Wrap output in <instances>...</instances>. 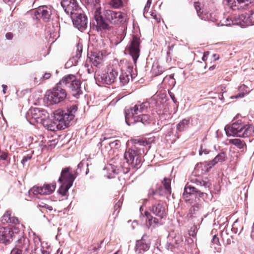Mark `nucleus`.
<instances>
[{"instance_id":"obj_3","label":"nucleus","mask_w":254,"mask_h":254,"mask_svg":"<svg viewBox=\"0 0 254 254\" xmlns=\"http://www.w3.org/2000/svg\"><path fill=\"white\" fill-rule=\"evenodd\" d=\"M225 130L227 135L247 137L254 134V127L253 125L245 124L241 120L234 122L231 125H227Z\"/></svg>"},{"instance_id":"obj_62","label":"nucleus","mask_w":254,"mask_h":254,"mask_svg":"<svg viewBox=\"0 0 254 254\" xmlns=\"http://www.w3.org/2000/svg\"><path fill=\"white\" fill-rule=\"evenodd\" d=\"M209 52H206L204 53L203 56V57L202 58V60L203 61H205L207 59V56L209 55Z\"/></svg>"},{"instance_id":"obj_38","label":"nucleus","mask_w":254,"mask_h":254,"mask_svg":"<svg viewBox=\"0 0 254 254\" xmlns=\"http://www.w3.org/2000/svg\"><path fill=\"white\" fill-rule=\"evenodd\" d=\"M33 243L35 245L34 251L36 252V251L41 247V243L40 238L38 236H34L33 238Z\"/></svg>"},{"instance_id":"obj_48","label":"nucleus","mask_w":254,"mask_h":254,"mask_svg":"<svg viewBox=\"0 0 254 254\" xmlns=\"http://www.w3.org/2000/svg\"><path fill=\"white\" fill-rule=\"evenodd\" d=\"M248 15L250 21L247 22V23H248V24H250L251 25H254V11L250 14L248 13Z\"/></svg>"},{"instance_id":"obj_49","label":"nucleus","mask_w":254,"mask_h":254,"mask_svg":"<svg viewBox=\"0 0 254 254\" xmlns=\"http://www.w3.org/2000/svg\"><path fill=\"white\" fill-rule=\"evenodd\" d=\"M248 87L245 85L243 84L239 86V91L241 92H243L245 95L249 93V91H247Z\"/></svg>"},{"instance_id":"obj_43","label":"nucleus","mask_w":254,"mask_h":254,"mask_svg":"<svg viewBox=\"0 0 254 254\" xmlns=\"http://www.w3.org/2000/svg\"><path fill=\"white\" fill-rule=\"evenodd\" d=\"M107 143L110 146L111 148H118L120 146V141L119 140L110 141Z\"/></svg>"},{"instance_id":"obj_40","label":"nucleus","mask_w":254,"mask_h":254,"mask_svg":"<svg viewBox=\"0 0 254 254\" xmlns=\"http://www.w3.org/2000/svg\"><path fill=\"white\" fill-rule=\"evenodd\" d=\"M164 128L167 130L166 136H171L174 133V127L173 125H167Z\"/></svg>"},{"instance_id":"obj_13","label":"nucleus","mask_w":254,"mask_h":254,"mask_svg":"<svg viewBox=\"0 0 254 254\" xmlns=\"http://www.w3.org/2000/svg\"><path fill=\"white\" fill-rule=\"evenodd\" d=\"M76 176V172L70 167H66L62 170L58 181L72 186Z\"/></svg>"},{"instance_id":"obj_51","label":"nucleus","mask_w":254,"mask_h":254,"mask_svg":"<svg viewBox=\"0 0 254 254\" xmlns=\"http://www.w3.org/2000/svg\"><path fill=\"white\" fill-rule=\"evenodd\" d=\"M209 152V151L207 149L203 148V146L201 145L199 150V154L200 155H201L202 153H204V154H208Z\"/></svg>"},{"instance_id":"obj_32","label":"nucleus","mask_w":254,"mask_h":254,"mask_svg":"<svg viewBox=\"0 0 254 254\" xmlns=\"http://www.w3.org/2000/svg\"><path fill=\"white\" fill-rule=\"evenodd\" d=\"M61 183V186L58 190V192L63 196L66 195L67 192L68 190L70 188L71 186H69V185H67L65 183L60 182Z\"/></svg>"},{"instance_id":"obj_52","label":"nucleus","mask_w":254,"mask_h":254,"mask_svg":"<svg viewBox=\"0 0 254 254\" xmlns=\"http://www.w3.org/2000/svg\"><path fill=\"white\" fill-rule=\"evenodd\" d=\"M246 95L244 94V93L243 92H240V93L237 94L236 95L231 96V98L232 99L242 98L244 97Z\"/></svg>"},{"instance_id":"obj_28","label":"nucleus","mask_w":254,"mask_h":254,"mask_svg":"<svg viewBox=\"0 0 254 254\" xmlns=\"http://www.w3.org/2000/svg\"><path fill=\"white\" fill-rule=\"evenodd\" d=\"M149 245L144 242L143 240L137 241L135 246V253L141 254L142 252L148 250Z\"/></svg>"},{"instance_id":"obj_15","label":"nucleus","mask_w":254,"mask_h":254,"mask_svg":"<svg viewBox=\"0 0 254 254\" xmlns=\"http://www.w3.org/2000/svg\"><path fill=\"white\" fill-rule=\"evenodd\" d=\"M139 46L140 39L133 36L128 45V49L129 54L131 56L134 64H136L140 55Z\"/></svg>"},{"instance_id":"obj_45","label":"nucleus","mask_w":254,"mask_h":254,"mask_svg":"<svg viewBox=\"0 0 254 254\" xmlns=\"http://www.w3.org/2000/svg\"><path fill=\"white\" fill-rule=\"evenodd\" d=\"M235 22L236 18L234 20L228 18L225 20L224 23L223 24V25H225L226 26H229L231 25H237V23H235Z\"/></svg>"},{"instance_id":"obj_31","label":"nucleus","mask_w":254,"mask_h":254,"mask_svg":"<svg viewBox=\"0 0 254 254\" xmlns=\"http://www.w3.org/2000/svg\"><path fill=\"white\" fill-rule=\"evenodd\" d=\"M230 143L235 145L240 149L246 148V144L245 142L243 140L239 138L231 139L230 140Z\"/></svg>"},{"instance_id":"obj_26","label":"nucleus","mask_w":254,"mask_h":254,"mask_svg":"<svg viewBox=\"0 0 254 254\" xmlns=\"http://www.w3.org/2000/svg\"><path fill=\"white\" fill-rule=\"evenodd\" d=\"M190 121L189 119H183L176 126V133L174 135L177 138L179 137L177 135L179 132H182L187 129L190 125Z\"/></svg>"},{"instance_id":"obj_17","label":"nucleus","mask_w":254,"mask_h":254,"mask_svg":"<svg viewBox=\"0 0 254 254\" xmlns=\"http://www.w3.org/2000/svg\"><path fill=\"white\" fill-rule=\"evenodd\" d=\"M16 233V228L2 227L0 226V243L7 244L15 237L14 234Z\"/></svg>"},{"instance_id":"obj_53","label":"nucleus","mask_w":254,"mask_h":254,"mask_svg":"<svg viewBox=\"0 0 254 254\" xmlns=\"http://www.w3.org/2000/svg\"><path fill=\"white\" fill-rule=\"evenodd\" d=\"M35 75V76L34 78V81L35 84H38L41 81H42V80H39L41 76H40L39 73H36Z\"/></svg>"},{"instance_id":"obj_24","label":"nucleus","mask_w":254,"mask_h":254,"mask_svg":"<svg viewBox=\"0 0 254 254\" xmlns=\"http://www.w3.org/2000/svg\"><path fill=\"white\" fill-rule=\"evenodd\" d=\"M89 59L93 65L97 67L102 63L103 56L99 53L93 52L89 57Z\"/></svg>"},{"instance_id":"obj_33","label":"nucleus","mask_w":254,"mask_h":254,"mask_svg":"<svg viewBox=\"0 0 254 254\" xmlns=\"http://www.w3.org/2000/svg\"><path fill=\"white\" fill-rule=\"evenodd\" d=\"M183 243V240L182 238L178 236L175 237L174 240H173L172 242L170 243V244L173 248H175L179 247L180 246H182Z\"/></svg>"},{"instance_id":"obj_30","label":"nucleus","mask_w":254,"mask_h":254,"mask_svg":"<svg viewBox=\"0 0 254 254\" xmlns=\"http://www.w3.org/2000/svg\"><path fill=\"white\" fill-rule=\"evenodd\" d=\"M165 71V68L159 65L157 63L153 64L151 71L154 76H157L162 74Z\"/></svg>"},{"instance_id":"obj_64","label":"nucleus","mask_w":254,"mask_h":254,"mask_svg":"<svg viewBox=\"0 0 254 254\" xmlns=\"http://www.w3.org/2000/svg\"><path fill=\"white\" fill-rule=\"evenodd\" d=\"M84 165V162L83 161H81V162H80V163L78 164V166H77L78 168H80V169H81L82 167H83Z\"/></svg>"},{"instance_id":"obj_55","label":"nucleus","mask_w":254,"mask_h":254,"mask_svg":"<svg viewBox=\"0 0 254 254\" xmlns=\"http://www.w3.org/2000/svg\"><path fill=\"white\" fill-rule=\"evenodd\" d=\"M9 223H12V224H18L19 222H18V218L17 217H14V216L12 217L11 216L10 219V221H9Z\"/></svg>"},{"instance_id":"obj_25","label":"nucleus","mask_w":254,"mask_h":254,"mask_svg":"<svg viewBox=\"0 0 254 254\" xmlns=\"http://www.w3.org/2000/svg\"><path fill=\"white\" fill-rule=\"evenodd\" d=\"M144 214L146 217V221H147L146 225L148 227H150L151 226L154 227L156 225L161 224V223L159 221V219L153 217L149 212L145 211Z\"/></svg>"},{"instance_id":"obj_44","label":"nucleus","mask_w":254,"mask_h":254,"mask_svg":"<svg viewBox=\"0 0 254 254\" xmlns=\"http://www.w3.org/2000/svg\"><path fill=\"white\" fill-rule=\"evenodd\" d=\"M194 7L197 11L198 15L201 18L205 19V18L204 17L201 16V14L202 12L201 11V8L200 6V3L199 2H195L194 3Z\"/></svg>"},{"instance_id":"obj_21","label":"nucleus","mask_w":254,"mask_h":254,"mask_svg":"<svg viewBox=\"0 0 254 254\" xmlns=\"http://www.w3.org/2000/svg\"><path fill=\"white\" fill-rule=\"evenodd\" d=\"M149 107L148 102H143L140 104H136L133 107L125 110V117L128 113H132L134 115H138L140 113L145 112Z\"/></svg>"},{"instance_id":"obj_60","label":"nucleus","mask_w":254,"mask_h":254,"mask_svg":"<svg viewBox=\"0 0 254 254\" xmlns=\"http://www.w3.org/2000/svg\"><path fill=\"white\" fill-rule=\"evenodd\" d=\"M158 194L157 191H154L153 190H149L148 195L149 196H151V195H154Z\"/></svg>"},{"instance_id":"obj_36","label":"nucleus","mask_w":254,"mask_h":254,"mask_svg":"<svg viewBox=\"0 0 254 254\" xmlns=\"http://www.w3.org/2000/svg\"><path fill=\"white\" fill-rule=\"evenodd\" d=\"M211 243L212 244V245H216L217 246V247L216 246H214V248L217 252H219V250L220 249V242H219V238L217 237V236L216 235H214L213 236V239L211 240Z\"/></svg>"},{"instance_id":"obj_39","label":"nucleus","mask_w":254,"mask_h":254,"mask_svg":"<svg viewBox=\"0 0 254 254\" xmlns=\"http://www.w3.org/2000/svg\"><path fill=\"white\" fill-rule=\"evenodd\" d=\"M78 59L73 56L71 58H70L69 61L66 63L65 65L66 66H75L78 63Z\"/></svg>"},{"instance_id":"obj_12","label":"nucleus","mask_w":254,"mask_h":254,"mask_svg":"<svg viewBox=\"0 0 254 254\" xmlns=\"http://www.w3.org/2000/svg\"><path fill=\"white\" fill-rule=\"evenodd\" d=\"M33 14L36 19H42L44 21L48 22L52 14V8L47 5L40 6L33 11Z\"/></svg>"},{"instance_id":"obj_20","label":"nucleus","mask_w":254,"mask_h":254,"mask_svg":"<svg viewBox=\"0 0 254 254\" xmlns=\"http://www.w3.org/2000/svg\"><path fill=\"white\" fill-rule=\"evenodd\" d=\"M251 0H224V3L232 9L244 8L251 3Z\"/></svg>"},{"instance_id":"obj_2","label":"nucleus","mask_w":254,"mask_h":254,"mask_svg":"<svg viewBox=\"0 0 254 254\" xmlns=\"http://www.w3.org/2000/svg\"><path fill=\"white\" fill-rule=\"evenodd\" d=\"M77 109L76 105H72L65 110H57L54 113L53 121L50 122L49 118L43 125L51 131L64 129L73 122Z\"/></svg>"},{"instance_id":"obj_11","label":"nucleus","mask_w":254,"mask_h":254,"mask_svg":"<svg viewBox=\"0 0 254 254\" xmlns=\"http://www.w3.org/2000/svg\"><path fill=\"white\" fill-rule=\"evenodd\" d=\"M104 16L107 21L113 24L122 23L126 20V15L121 11L105 10L104 11Z\"/></svg>"},{"instance_id":"obj_7","label":"nucleus","mask_w":254,"mask_h":254,"mask_svg":"<svg viewBox=\"0 0 254 254\" xmlns=\"http://www.w3.org/2000/svg\"><path fill=\"white\" fill-rule=\"evenodd\" d=\"M49 118V114L46 111L37 108L30 109L27 116V120L31 124L36 122L43 125Z\"/></svg>"},{"instance_id":"obj_23","label":"nucleus","mask_w":254,"mask_h":254,"mask_svg":"<svg viewBox=\"0 0 254 254\" xmlns=\"http://www.w3.org/2000/svg\"><path fill=\"white\" fill-rule=\"evenodd\" d=\"M226 159V153L224 152H220L212 160L209 161L207 164L204 165V167H206L205 172H208L210 168L217 163L218 162H222L225 161Z\"/></svg>"},{"instance_id":"obj_46","label":"nucleus","mask_w":254,"mask_h":254,"mask_svg":"<svg viewBox=\"0 0 254 254\" xmlns=\"http://www.w3.org/2000/svg\"><path fill=\"white\" fill-rule=\"evenodd\" d=\"M222 237L224 241H225V239H226V244L227 245H229L231 244V239L229 238H228L229 236L226 231L223 232V233H222Z\"/></svg>"},{"instance_id":"obj_19","label":"nucleus","mask_w":254,"mask_h":254,"mask_svg":"<svg viewBox=\"0 0 254 254\" xmlns=\"http://www.w3.org/2000/svg\"><path fill=\"white\" fill-rule=\"evenodd\" d=\"M127 72L122 73L119 76V80L121 85H125L129 82V76L132 79L136 76V71L135 70H133L132 66L128 65L127 67Z\"/></svg>"},{"instance_id":"obj_14","label":"nucleus","mask_w":254,"mask_h":254,"mask_svg":"<svg viewBox=\"0 0 254 254\" xmlns=\"http://www.w3.org/2000/svg\"><path fill=\"white\" fill-rule=\"evenodd\" d=\"M126 122L130 126L136 123L140 122L143 125H147L149 123L150 117L147 114L134 115L133 113H128L125 117Z\"/></svg>"},{"instance_id":"obj_1","label":"nucleus","mask_w":254,"mask_h":254,"mask_svg":"<svg viewBox=\"0 0 254 254\" xmlns=\"http://www.w3.org/2000/svg\"><path fill=\"white\" fill-rule=\"evenodd\" d=\"M191 181L194 183L195 187L187 185L184 189L183 194V198L184 200L192 205V207L189 210V214L190 217L193 214H197L202 209V205L195 200L193 204V200L196 196L203 197L207 194V192L209 191L211 183L207 178L200 179L196 178L191 180Z\"/></svg>"},{"instance_id":"obj_56","label":"nucleus","mask_w":254,"mask_h":254,"mask_svg":"<svg viewBox=\"0 0 254 254\" xmlns=\"http://www.w3.org/2000/svg\"><path fill=\"white\" fill-rule=\"evenodd\" d=\"M31 158V155H27L23 156L22 160H21V163L24 165V164Z\"/></svg>"},{"instance_id":"obj_35","label":"nucleus","mask_w":254,"mask_h":254,"mask_svg":"<svg viewBox=\"0 0 254 254\" xmlns=\"http://www.w3.org/2000/svg\"><path fill=\"white\" fill-rule=\"evenodd\" d=\"M110 4L115 8H119L123 6V2L122 0H111Z\"/></svg>"},{"instance_id":"obj_16","label":"nucleus","mask_w":254,"mask_h":254,"mask_svg":"<svg viewBox=\"0 0 254 254\" xmlns=\"http://www.w3.org/2000/svg\"><path fill=\"white\" fill-rule=\"evenodd\" d=\"M61 3L66 13L70 16L77 11H81V8L76 0H62Z\"/></svg>"},{"instance_id":"obj_54","label":"nucleus","mask_w":254,"mask_h":254,"mask_svg":"<svg viewBox=\"0 0 254 254\" xmlns=\"http://www.w3.org/2000/svg\"><path fill=\"white\" fill-rule=\"evenodd\" d=\"M23 252V250H19V249H17V248H13L11 251L10 254H22V253Z\"/></svg>"},{"instance_id":"obj_10","label":"nucleus","mask_w":254,"mask_h":254,"mask_svg":"<svg viewBox=\"0 0 254 254\" xmlns=\"http://www.w3.org/2000/svg\"><path fill=\"white\" fill-rule=\"evenodd\" d=\"M119 76L118 70L111 68H108L107 72L102 74L96 75L95 78L99 81L106 84H111L115 82Z\"/></svg>"},{"instance_id":"obj_22","label":"nucleus","mask_w":254,"mask_h":254,"mask_svg":"<svg viewBox=\"0 0 254 254\" xmlns=\"http://www.w3.org/2000/svg\"><path fill=\"white\" fill-rule=\"evenodd\" d=\"M29 240L26 237L21 235L20 237L16 241L15 247L19 250H23L25 254H27L29 252Z\"/></svg>"},{"instance_id":"obj_5","label":"nucleus","mask_w":254,"mask_h":254,"mask_svg":"<svg viewBox=\"0 0 254 254\" xmlns=\"http://www.w3.org/2000/svg\"><path fill=\"white\" fill-rule=\"evenodd\" d=\"M142 149L136 145H133L128 148L124 154L125 159L127 164L132 168L138 169L141 164V155Z\"/></svg>"},{"instance_id":"obj_18","label":"nucleus","mask_w":254,"mask_h":254,"mask_svg":"<svg viewBox=\"0 0 254 254\" xmlns=\"http://www.w3.org/2000/svg\"><path fill=\"white\" fill-rule=\"evenodd\" d=\"M149 209L154 215L160 219L166 216L165 207L163 202L160 201L153 203Z\"/></svg>"},{"instance_id":"obj_59","label":"nucleus","mask_w":254,"mask_h":254,"mask_svg":"<svg viewBox=\"0 0 254 254\" xmlns=\"http://www.w3.org/2000/svg\"><path fill=\"white\" fill-rule=\"evenodd\" d=\"M5 37L7 40H11L13 38V34L11 32H8L6 34Z\"/></svg>"},{"instance_id":"obj_34","label":"nucleus","mask_w":254,"mask_h":254,"mask_svg":"<svg viewBox=\"0 0 254 254\" xmlns=\"http://www.w3.org/2000/svg\"><path fill=\"white\" fill-rule=\"evenodd\" d=\"M171 179L168 178H164L162 181V184L165 189L166 193L168 194H171Z\"/></svg>"},{"instance_id":"obj_61","label":"nucleus","mask_w":254,"mask_h":254,"mask_svg":"<svg viewBox=\"0 0 254 254\" xmlns=\"http://www.w3.org/2000/svg\"><path fill=\"white\" fill-rule=\"evenodd\" d=\"M45 209H46V211H53V207L52 206L48 205L47 204L46 207H44Z\"/></svg>"},{"instance_id":"obj_9","label":"nucleus","mask_w":254,"mask_h":254,"mask_svg":"<svg viewBox=\"0 0 254 254\" xmlns=\"http://www.w3.org/2000/svg\"><path fill=\"white\" fill-rule=\"evenodd\" d=\"M73 25L78 30L82 31L87 27L88 20L87 16L84 13L82 9L80 11H77L70 16Z\"/></svg>"},{"instance_id":"obj_4","label":"nucleus","mask_w":254,"mask_h":254,"mask_svg":"<svg viewBox=\"0 0 254 254\" xmlns=\"http://www.w3.org/2000/svg\"><path fill=\"white\" fill-rule=\"evenodd\" d=\"M64 84H60V81L51 90L47 91L45 99L50 104H57L63 102L66 97L67 93Z\"/></svg>"},{"instance_id":"obj_42","label":"nucleus","mask_w":254,"mask_h":254,"mask_svg":"<svg viewBox=\"0 0 254 254\" xmlns=\"http://www.w3.org/2000/svg\"><path fill=\"white\" fill-rule=\"evenodd\" d=\"M30 191L32 192L34 194H42V187L34 186L30 189Z\"/></svg>"},{"instance_id":"obj_6","label":"nucleus","mask_w":254,"mask_h":254,"mask_svg":"<svg viewBox=\"0 0 254 254\" xmlns=\"http://www.w3.org/2000/svg\"><path fill=\"white\" fill-rule=\"evenodd\" d=\"M60 84H64V86L68 87L71 90L72 95L75 97L82 94L81 82L73 74L64 76L60 80Z\"/></svg>"},{"instance_id":"obj_8","label":"nucleus","mask_w":254,"mask_h":254,"mask_svg":"<svg viewBox=\"0 0 254 254\" xmlns=\"http://www.w3.org/2000/svg\"><path fill=\"white\" fill-rule=\"evenodd\" d=\"M94 19L96 22V27L97 31L107 32L112 30L111 26L102 14L101 8L98 7L94 11Z\"/></svg>"},{"instance_id":"obj_63","label":"nucleus","mask_w":254,"mask_h":254,"mask_svg":"<svg viewBox=\"0 0 254 254\" xmlns=\"http://www.w3.org/2000/svg\"><path fill=\"white\" fill-rule=\"evenodd\" d=\"M47 204L45 203H43V202H41L40 203L38 204V206L40 207V208H44L45 207H46Z\"/></svg>"},{"instance_id":"obj_50","label":"nucleus","mask_w":254,"mask_h":254,"mask_svg":"<svg viewBox=\"0 0 254 254\" xmlns=\"http://www.w3.org/2000/svg\"><path fill=\"white\" fill-rule=\"evenodd\" d=\"M51 76V74L50 72H45L41 77L39 80H42V81L49 79Z\"/></svg>"},{"instance_id":"obj_37","label":"nucleus","mask_w":254,"mask_h":254,"mask_svg":"<svg viewBox=\"0 0 254 254\" xmlns=\"http://www.w3.org/2000/svg\"><path fill=\"white\" fill-rule=\"evenodd\" d=\"M11 212L10 211H7L5 214L2 216L1 221L3 223H7L9 222Z\"/></svg>"},{"instance_id":"obj_27","label":"nucleus","mask_w":254,"mask_h":254,"mask_svg":"<svg viewBox=\"0 0 254 254\" xmlns=\"http://www.w3.org/2000/svg\"><path fill=\"white\" fill-rule=\"evenodd\" d=\"M248 13L242 14L236 17V22L238 25H240L241 27H245L246 26L251 25L250 24H248L247 22L249 20Z\"/></svg>"},{"instance_id":"obj_58","label":"nucleus","mask_w":254,"mask_h":254,"mask_svg":"<svg viewBox=\"0 0 254 254\" xmlns=\"http://www.w3.org/2000/svg\"><path fill=\"white\" fill-rule=\"evenodd\" d=\"M151 16L155 19L157 22L160 21V18L158 17L157 15L156 14L155 12L152 11L150 14Z\"/></svg>"},{"instance_id":"obj_47","label":"nucleus","mask_w":254,"mask_h":254,"mask_svg":"<svg viewBox=\"0 0 254 254\" xmlns=\"http://www.w3.org/2000/svg\"><path fill=\"white\" fill-rule=\"evenodd\" d=\"M167 80H169L170 84H171L173 86L175 85L176 82L174 78V74H171V75H169V76H166L164 78V80L165 81Z\"/></svg>"},{"instance_id":"obj_29","label":"nucleus","mask_w":254,"mask_h":254,"mask_svg":"<svg viewBox=\"0 0 254 254\" xmlns=\"http://www.w3.org/2000/svg\"><path fill=\"white\" fill-rule=\"evenodd\" d=\"M56 184L53 183L50 184H45L42 187V195H49L52 193L56 189Z\"/></svg>"},{"instance_id":"obj_57","label":"nucleus","mask_w":254,"mask_h":254,"mask_svg":"<svg viewBox=\"0 0 254 254\" xmlns=\"http://www.w3.org/2000/svg\"><path fill=\"white\" fill-rule=\"evenodd\" d=\"M7 157L8 154L7 153L5 152H2L0 155V159L2 160H6L7 159Z\"/></svg>"},{"instance_id":"obj_41","label":"nucleus","mask_w":254,"mask_h":254,"mask_svg":"<svg viewBox=\"0 0 254 254\" xmlns=\"http://www.w3.org/2000/svg\"><path fill=\"white\" fill-rule=\"evenodd\" d=\"M82 45L81 43H78L76 45V54L74 55L78 60L81 57V54L82 52Z\"/></svg>"}]
</instances>
